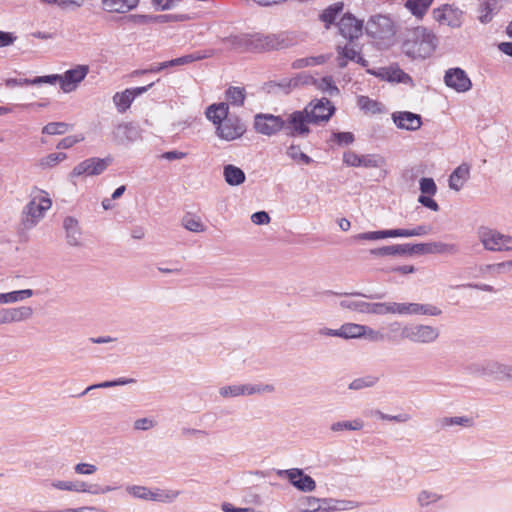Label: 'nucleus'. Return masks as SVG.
Masks as SVG:
<instances>
[{"label": "nucleus", "mask_w": 512, "mask_h": 512, "mask_svg": "<svg viewBox=\"0 0 512 512\" xmlns=\"http://www.w3.org/2000/svg\"><path fill=\"white\" fill-rule=\"evenodd\" d=\"M284 119L273 114L259 113L254 116V129L257 133L272 136L283 130Z\"/></svg>", "instance_id": "9d476101"}, {"label": "nucleus", "mask_w": 512, "mask_h": 512, "mask_svg": "<svg viewBox=\"0 0 512 512\" xmlns=\"http://www.w3.org/2000/svg\"><path fill=\"white\" fill-rule=\"evenodd\" d=\"M203 58H204V56L201 55L200 53H192V54L181 56L176 59L165 61V66H166V68L182 66V65H186V64L201 60Z\"/></svg>", "instance_id": "13d9d810"}, {"label": "nucleus", "mask_w": 512, "mask_h": 512, "mask_svg": "<svg viewBox=\"0 0 512 512\" xmlns=\"http://www.w3.org/2000/svg\"><path fill=\"white\" fill-rule=\"evenodd\" d=\"M66 158H67V155L63 152L51 153V154L47 155L46 157L42 158L40 160L39 165L42 168L54 167L58 163L64 161Z\"/></svg>", "instance_id": "e2e57ef3"}, {"label": "nucleus", "mask_w": 512, "mask_h": 512, "mask_svg": "<svg viewBox=\"0 0 512 512\" xmlns=\"http://www.w3.org/2000/svg\"><path fill=\"white\" fill-rule=\"evenodd\" d=\"M359 52L353 46H337V64L339 68H345L348 60L355 61Z\"/></svg>", "instance_id": "2f4dec72"}, {"label": "nucleus", "mask_w": 512, "mask_h": 512, "mask_svg": "<svg viewBox=\"0 0 512 512\" xmlns=\"http://www.w3.org/2000/svg\"><path fill=\"white\" fill-rule=\"evenodd\" d=\"M368 73L377 76L382 80L396 83H410L412 78L405 73L398 65H391L388 67H381L377 71L367 70Z\"/></svg>", "instance_id": "4be33fe9"}, {"label": "nucleus", "mask_w": 512, "mask_h": 512, "mask_svg": "<svg viewBox=\"0 0 512 512\" xmlns=\"http://www.w3.org/2000/svg\"><path fill=\"white\" fill-rule=\"evenodd\" d=\"M278 42L274 35L260 32H248L247 52H263L276 48Z\"/></svg>", "instance_id": "a211bd4d"}, {"label": "nucleus", "mask_w": 512, "mask_h": 512, "mask_svg": "<svg viewBox=\"0 0 512 512\" xmlns=\"http://www.w3.org/2000/svg\"><path fill=\"white\" fill-rule=\"evenodd\" d=\"M134 100V95L130 91V89H126L123 92H117L113 96V102L117 107V110L121 113L125 112Z\"/></svg>", "instance_id": "4c0bfd02"}, {"label": "nucleus", "mask_w": 512, "mask_h": 512, "mask_svg": "<svg viewBox=\"0 0 512 512\" xmlns=\"http://www.w3.org/2000/svg\"><path fill=\"white\" fill-rule=\"evenodd\" d=\"M440 498V495L424 490L418 495V503L420 506L425 507L431 503L437 502Z\"/></svg>", "instance_id": "774afa93"}, {"label": "nucleus", "mask_w": 512, "mask_h": 512, "mask_svg": "<svg viewBox=\"0 0 512 512\" xmlns=\"http://www.w3.org/2000/svg\"><path fill=\"white\" fill-rule=\"evenodd\" d=\"M387 329H388V333H384V336H390V338L385 339V341L395 342L397 337H399L402 340H405L404 339L405 324H403L399 321H393L387 325Z\"/></svg>", "instance_id": "5fc2aeb1"}, {"label": "nucleus", "mask_w": 512, "mask_h": 512, "mask_svg": "<svg viewBox=\"0 0 512 512\" xmlns=\"http://www.w3.org/2000/svg\"><path fill=\"white\" fill-rule=\"evenodd\" d=\"M9 322H20L32 317L33 309L29 306H21L17 308H7Z\"/></svg>", "instance_id": "79ce46f5"}, {"label": "nucleus", "mask_w": 512, "mask_h": 512, "mask_svg": "<svg viewBox=\"0 0 512 512\" xmlns=\"http://www.w3.org/2000/svg\"><path fill=\"white\" fill-rule=\"evenodd\" d=\"M436 47V36L423 26L407 29L402 34V52L412 59L429 57Z\"/></svg>", "instance_id": "f257e3e1"}, {"label": "nucleus", "mask_w": 512, "mask_h": 512, "mask_svg": "<svg viewBox=\"0 0 512 512\" xmlns=\"http://www.w3.org/2000/svg\"><path fill=\"white\" fill-rule=\"evenodd\" d=\"M112 136L115 143L126 145L140 138V130L133 123H120L112 131Z\"/></svg>", "instance_id": "5701e85b"}, {"label": "nucleus", "mask_w": 512, "mask_h": 512, "mask_svg": "<svg viewBox=\"0 0 512 512\" xmlns=\"http://www.w3.org/2000/svg\"><path fill=\"white\" fill-rule=\"evenodd\" d=\"M421 195L434 196L437 193V186L432 178L423 177L419 181Z\"/></svg>", "instance_id": "0e129e2a"}, {"label": "nucleus", "mask_w": 512, "mask_h": 512, "mask_svg": "<svg viewBox=\"0 0 512 512\" xmlns=\"http://www.w3.org/2000/svg\"><path fill=\"white\" fill-rule=\"evenodd\" d=\"M422 254H457L458 245L454 243L429 242L421 243Z\"/></svg>", "instance_id": "bb28decb"}, {"label": "nucleus", "mask_w": 512, "mask_h": 512, "mask_svg": "<svg viewBox=\"0 0 512 512\" xmlns=\"http://www.w3.org/2000/svg\"><path fill=\"white\" fill-rule=\"evenodd\" d=\"M369 304L370 302H366L363 300H351L345 299L341 300L339 305L343 309H348L360 314H368L369 312Z\"/></svg>", "instance_id": "c03bdc74"}, {"label": "nucleus", "mask_w": 512, "mask_h": 512, "mask_svg": "<svg viewBox=\"0 0 512 512\" xmlns=\"http://www.w3.org/2000/svg\"><path fill=\"white\" fill-rule=\"evenodd\" d=\"M366 33L373 38L378 45L389 47L394 42L396 27L389 16L375 15L367 22Z\"/></svg>", "instance_id": "f03ea898"}, {"label": "nucleus", "mask_w": 512, "mask_h": 512, "mask_svg": "<svg viewBox=\"0 0 512 512\" xmlns=\"http://www.w3.org/2000/svg\"><path fill=\"white\" fill-rule=\"evenodd\" d=\"M362 338L370 342H384L385 339H389L390 336H384L381 330H376L370 326L363 325Z\"/></svg>", "instance_id": "bf43d9fd"}, {"label": "nucleus", "mask_w": 512, "mask_h": 512, "mask_svg": "<svg viewBox=\"0 0 512 512\" xmlns=\"http://www.w3.org/2000/svg\"><path fill=\"white\" fill-rule=\"evenodd\" d=\"M71 128L72 126L65 122H50L42 128V133L47 135H62Z\"/></svg>", "instance_id": "4d7b16f0"}, {"label": "nucleus", "mask_w": 512, "mask_h": 512, "mask_svg": "<svg viewBox=\"0 0 512 512\" xmlns=\"http://www.w3.org/2000/svg\"><path fill=\"white\" fill-rule=\"evenodd\" d=\"M286 154L288 157H290L292 160H294L297 163H302L309 165L313 162V159L308 156L307 154L303 153L299 146L297 145H290L287 148Z\"/></svg>", "instance_id": "6e6d98bb"}, {"label": "nucleus", "mask_w": 512, "mask_h": 512, "mask_svg": "<svg viewBox=\"0 0 512 512\" xmlns=\"http://www.w3.org/2000/svg\"><path fill=\"white\" fill-rule=\"evenodd\" d=\"M127 492L135 498L150 500L151 490L145 486L132 485L127 487Z\"/></svg>", "instance_id": "338daca9"}, {"label": "nucleus", "mask_w": 512, "mask_h": 512, "mask_svg": "<svg viewBox=\"0 0 512 512\" xmlns=\"http://www.w3.org/2000/svg\"><path fill=\"white\" fill-rule=\"evenodd\" d=\"M364 427V422L357 418L351 421H338L331 424L330 429L333 432H341L344 430L357 431Z\"/></svg>", "instance_id": "49530a36"}, {"label": "nucleus", "mask_w": 512, "mask_h": 512, "mask_svg": "<svg viewBox=\"0 0 512 512\" xmlns=\"http://www.w3.org/2000/svg\"><path fill=\"white\" fill-rule=\"evenodd\" d=\"M246 97L244 87L231 86L226 90V99L233 106H242Z\"/></svg>", "instance_id": "a19ab883"}, {"label": "nucleus", "mask_w": 512, "mask_h": 512, "mask_svg": "<svg viewBox=\"0 0 512 512\" xmlns=\"http://www.w3.org/2000/svg\"><path fill=\"white\" fill-rule=\"evenodd\" d=\"M51 486L61 491H71L77 493H88L92 495L106 494L113 490L115 487L112 486H101L97 483L89 484L84 481H64L54 480L51 482Z\"/></svg>", "instance_id": "423d86ee"}, {"label": "nucleus", "mask_w": 512, "mask_h": 512, "mask_svg": "<svg viewBox=\"0 0 512 512\" xmlns=\"http://www.w3.org/2000/svg\"><path fill=\"white\" fill-rule=\"evenodd\" d=\"M277 475L279 477L287 478L290 484L301 492H312L316 489V482L314 479L305 474L300 468L279 470Z\"/></svg>", "instance_id": "1a4fd4ad"}, {"label": "nucleus", "mask_w": 512, "mask_h": 512, "mask_svg": "<svg viewBox=\"0 0 512 512\" xmlns=\"http://www.w3.org/2000/svg\"><path fill=\"white\" fill-rule=\"evenodd\" d=\"M135 382H136V380L134 378H125V377H121V378H118L115 380L104 381V382H101L98 384L90 385L80 395L81 396L85 395L86 393H88L89 391L94 390V389L124 386V385H128V384H133Z\"/></svg>", "instance_id": "e433bc0d"}, {"label": "nucleus", "mask_w": 512, "mask_h": 512, "mask_svg": "<svg viewBox=\"0 0 512 512\" xmlns=\"http://www.w3.org/2000/svg\"><path fill=\"white\" fill-rule=\"evenodd\" d=\"M325 61H326V57L324 55H319V56H315V57L300 58V59H296L292 63V67L295 68V69H301V68H304V67L321 65Z\"/></svg>", "instance_id": "052dcab7"}, {"label": "nucleus", "mask_w": 512, "mask_h": 512, "mask_svg": "<svg viewBox=\"0 0 512 512\" xmlns=\"http://www.w3.org/2000/svg\"><path fill=\"white\" fill-rule=\"evenodd\" d=\"M229 106L227 103L212 104L206 109V117L213 122L216 127L222 123L229 115Z\"/></svg>", "instance_id": "c85d7f7f"}, {"label": "nucleus", "mask_w": 512, "mask_h": 512, "mask_svg": "<svg viewBox=\"0 0 512 512\" xmlns=\"http://www.w3.org/2000/svg\"><path fill=\"white\" fill-rule=\"evenodd\" d=\"M357 105L361 110L372 114H378L382 112V104L373 99H370L368 96H359L357 98Z\"/></svg>", "instance_id": "09e8293b"}, {"label": "nucleus", "mask_w": 512, "mask_h": 512, "mask_svg": "<svg viewBox=\"0 0 512 512\" xmlns=\"http://www.w3.org/2000/svg\"><path fill=\"white\" fill-rule=\"evenodd\" d=\"M246 131L245 124L236 116H228L216 127V134L226 141L240 138Z\"/></svg>", "instance_id": "f8f14e48"}, {"label": "nucleus", "mask_w": 512, "mask_h": 512, "mask_svg": "<svg viewBox=\"0 0 512 512\" xmlns=\"http://www.w3.org/2000/svg\"><path fill=\"white\" fill-rule=\"evenodd\" d=\"M372 415L377 416L381 420L386 421H394L399 423H404L410 420V415L406 413L398 414V415H389L385 414L380 410H374L371 412Z\"/></svg>", "instance_id": "69168bd1"}, {"label": "nucleus", "mask_w": 512, "mask_h": 512, "mask_svg": "<svg viewBox=\"0 0 512 512\" xmlns=\"http://www.w3.org/2000/svg\"><path fill=\"white\" fill-rule=\"evenodd\" d=\"M139 0H102L103 7L108 12L125 13L134 9Z\"/></svg>", "instance_id": "c756f323"}, {"label": "nucleus", "mask_w": 512, "mask_h": 512, "mask_svg": "<svg viewBox=\"0 0 512 512\" xmlns=\"http://www.w3.org/2000/svg\"><path fill=\"white\" fill-rule=\"evenodd\" d=\"M180 495V491L178 490H160L156 489L155 491H151L152 501L162 502V503H170L173 502Z\"/></svg>", "instance_id": "8fccbe9b"}, {"label": "nucleus", "mask_w": 512, "mask_h": 512, "mask_svg": "<svg viewBox=\"0 0 512 512\" xmlns=\"http://www.w3.org/2000/svg\"><path fill=\"white\" fill-rule=\"evenodd\" d=\"M473 371L479 375L493 376L495 379L511 381L512 366L498 361L488 360L474 364Z\"/></svg>", "instance_id": "6e6552de"}, {"label": "nucleus", "mask_w": 512, "mask_h": 512, "mask_svg": "<svg viewBox=\"0 0 512 512\" xmlns=\"http://www.w3.org/2000/svg\"><path fill=\"white\" fill-rule=\"evenodd\" d=\"M223 176L226 183L230 186H238L245 182L246 176L242 169L232 164L225 165Z\"/></svg>", "instance_id": "7c9ffc66"}, {"label": "nucleus", "mask_w": 512, "mask_h": 512, "mask_svg": "<svg viewBox=\"0 0 512 512\" xmlns=\"http://www.w3.org/2000/svg\"><path fill=\"white\" fill-rule=\"evenodd\" d=\"M474 424V421L471 417L468 416H444L437 418L435 420V426L438 431H446L451 427L454 426H461V427H472Z\"/></svg>", "instance_id": "393cba45"}, {"label": "nucleus", "mask_w": 512, "mask_h": 512, "mask_svg": "<svg viewBox=\"0 0 512 512\" xmlns=\"http://www.w3.org/2000/svg\"><path fill=\"white\" fill-rule=\"evenodd\" d=\"M363 324L344 323L340 326V338L359 339L362 338Z\"/></svg>", "instance_id": "58836bf2"}, {"label": "nucleus", "mask_w": 512, "mask_h": 512, "mask_svg": "<svg viewBox=\"0 0 512 512\" xmlns=\"http://www.w3.org/2000/svg\"><path fill=\"white\" fill-rule=\"evenodd\" d=\"M496 8L497 0H483L479 6V21L483 24L489 23L493 18V12Z\"/></svg>", "instance_id": "c9c22d12"}, {"label": "nucleus", "mask_w": 512, "mask_h": 512, "mask_svg": "<svg viewBox=\"0 0 512 512\" xmlns=\"http://www.w3.org/2000/svg\"><path fill=\"white\" fill-rule=\"evenodd\" d=\"M305 109H308V115L312 123L326 122L335 112V107L327 98H321L311 101Z\"/></svg>", "instance_id": "2eb2a0df"}, {"label": "nucleus", "mask_w": 512, "mask_h": 512, "mask_svg": "<svg viewBox=\"0 0 512 512\" xmlns=\"http://www.w3.org/2000/svg\"><path fill=\"white\" fill-rule=\"evenodd\" d=\"M340 34L350 41L362 35L363 23L351 14H345L338 23Z\"/></svg>", "instance_id": "412c9836"}, {"label": "nucleus", "mask_w": 512, "mask_h": 512, "mask_svg": "<svg viewBox=\"0 0 512 512\" xmlns=\"http://www.w3.org/2000/svg\"><path fill=\"white\" fill-rule=\"evenodd\" d=\"M442 310L432 304H422L414 302H396V315L400 316H413V315H426V316H439Z\"/></svg>", "instance_id": "ddd939ff"}, {"label": "nucleus", "mask_w": 512, "mask_h": 512, "mask_svg": "<svg viewBox=\"0 0 512 512\" xmlns=\"http://www.w3.org/2000/svg\"><path fill=\"white\" fill-rule=\"evenodd\" d=\"M343 162L350 167L379 168L385 164V159L379 154L358 155L347 151L343 154Z\"/></svg>", "instance_id": "4468645a"}, {"label": "nucleus", "mask_w": 512, "mask_h": 512, "mask_svg": "<svg viewBox=\"0 0 512 512\" xmlns=\"http://www.w3.org/2000/svg\"><path fill=\"white\" fill-rule=\"evenodd\" d=\"M463 13L453 5L445 4L433 10V17L440 25L459 28L462 25Z\"/></svg>", "instance_id": "dca6fc26"}, {"label": "nucleus", "mask_w": 512, "mask_h": 512, "mask_svg": "<svg viewBox=\"0 0 512 512\" xmlns=\"http://www.w3.org/2000/svg\"><path fill=\"white\" fill-rule=\"evenodd\" d=\"M470 168L467 164L458 166L449 177V187L452 190L459 191L469 178Z\"/></svg>", "instance_id": "cd10ccee"}, {"label": "nucleus", "mask_w": 512, "mask_h": 512, "mask_svg": "<svg viewBox=\"0 0 512 512\" xmlns=\"http://www.w3.org/2000/svg\"><path fill=\"white\" fill-rule=\"evenodd\" d=\"M370 253L375 256L413 255L422 254L421 243L419 244H396L371 249Z\"/></svg>", "instance_id": "6ab92c4d"}, {"label": "nucleus", "mask_w": 512, "mask_h": 512, "mask_svg": "<svg viewBox=\"0 0 512 512\" xmlns=\"http://www.w3.org/2000/svg\"><path fill=\"white\" fill-rule=\"evenodd\" d=\"M440 330L436 326L412 323L405 324L404 339L414 344L431 345L438 341Z\"/></svg>", "instance_id": "20e7f679"}, {"label": "nucleus", "mask_w": 512, "mask_h": 512, "mask_svg": "<svg viewBox=\"0 0 512 512\" xmlns=\"http://www.w3.org/2000/svg\"><path fill=\"white\" fill-rule=\"evenodd\" d=\"M52 206L49 198L36 196L31 199L23 208L21 224L23 229H32L43 217L47 210Z\"/></svg>", "instance_id": "7ed1b4c3"}, {"label": "nucleus", "mask_w": 512, "mask_h": 512, "mask_svg": "<svg viewBox=\"0 0 512 512\" xmlns=\"http://www.w3.org/2000/svg\"><path fill=\"white\" fill-rule=\"evenodd\" d=\"M392 120L399 129L416 131L421 125V116L409 111H399L392 114Z\"/></svg>", "instance_id": "b1692460"}, {"label": "nucleus", "mask_w": 512, "mask_h": 512, "mask_svg": "<svg viewBox=\"0 0 512 512\" xmlns=\"http://www.w3.org/2000/svg\"><path fill=\"white\" fill-rule=\"evenodd\" d=\"M478 234L479 240L486 250L494 252L512 251V246H509L511 240L508 235L489 228H481Z\"/></svg>", "instance_id": "0eeeda50"}, {"label": "nucleus", "mask_w": 512, "mask_h": 512, "mask_svg": "<svg viewBox=\"0 0 512 512\" xmlns=\"http://www.w3.org/2000/svg\"><path fill=\"white\" fill-rule=\"evenodd\" d=\"M33 295L34 291L32 289H24L8 293H1L2 304L19 302L24 299L30 298Z\"/></svg>", "instance_id": "37998d69"}, {"label": "nucleus", "mask_w": 512, "mask_h": 512, "mask_svg": "<svg viewBox=\"0 0 512 512\" xmlns=\"http://www.w3.org/2000/svg\"><path fill=\"white\" fill-rule=\"evenodd\" d=\"M321 499L316 498L314 496L303 497L299 501V511L300 512H319L322 510L320 505Z\"/></svg>", "instance_id": "3c124183"}, {"label": "nucleus", "mask_w": 512, "mask_h": 512, "mask_svg": "<svg viewBox=\"0 0 512 512\" xmlns=\"http://www.w3.org/2000/svg\"><path fill=\"white\" fill-rule=\"evenodd\" d=\"M379 381V378L374 375H367L364 377L356 378L350 382L348 388L350 390H361L364 388H370L375 386Z\"/></svg>", "instance_id": "864d4df0"}, {"label": "nucleus", "mask_w": 512, "mask_h": 512, "mask_svg": "<svg viewBox=\"0 0 512 512\" xmlns=\"http://www.w3.org/2000/svg\"><path fill=\"white\" fill-rule=\"evenodd\" d=\"M63 227L66 232V241L70 246L77 247L81 245V229L77 219L66 217L63 221Z\"/></svg>", "instance_id": "a878e982"}, {"label": "nucleus", "mask_w": 512, "mask_h": 512, "mask_svg": "<svg viewBox=\"0 0 512 512\" xmlns=\"http://www.w3.org/2000/svg\"><path fill=\"white\" fill-rule=\"evenodd\" d=\"M243 396H251L255 394L272 393L275 387L272 384H242Z\"/></svg>", "instance_id": "a18cd8bd"}, {"label": "nucleus", "mask_w": 512, "mask_h": 512, "mask_svg": "<svg viewBox=\"0 0 512 512\" xmlns=\"http://www.w3.org/2000/svg\"><path fill=\"white\" fill-rule=\"evenodd\" d=\"M89 68L86 65H78L60 75V87L65 92L73 91L77 85L86 77Z\"/></svg>", "instance_id": "aec40b11"}, {"label": "nucleus", "mask_w": 512, "mask_h": 512, "mask_svg": "<svg viewBox=\"0 0 512 512\" xmlns=\"http://www.w3.org/2000/svg\"><path fill=\"white\" fill-rule=\"evenodd\" d=\"M343 3L342 2H337V3H334L333 5L329 6L328 8H326L321 14H320V19L326 23V25H330L332 24L336 17L338 16V14H340L343 10Z\"/></svg>", "instance_id": "603ef678"}, {"label": "nucleus", "mask_w": 512, "mask_h": 512, "mask_svg": "<svg viewBox=\"0 0 512 512\" xmlns=\"http://www.w3.org/2000/svg\"><path fill=\"white\" fill-rule=\"evenodd\" d=\"M182 225L185 229L195 233L204 232L206 230V226L202 222L201 218L191 213L186 214L182 218Z\"/></svg>", "instance_id": "ea45409f"}, {"label": "nucleus", "mask_w": 512, "mask_h": 512, "mask_svg": "<svg viewBox=\"0 0 512 512\" xmlns=\"http://www.w3.org/2000/svg\"><path fill=\"white\" fill-rule=\"evenodd\" d=\"M111 163L110 158H98V157H92L88 158L79 164H77L72 172V177H80L82 175L86 176H96L103 173L109 164Z\"/></svg>", "instance_id": "9b49d317"}, {"label": "nucleus", "mask_w": 512, "mask_h": 512, "mask_svg": "<svg viewBox=\"0 0 512 512\" xmlns=\"http://www.w3.org/2000/svg\"><path fill=\"white\" fill-rule=\"evenodd\" d=\"M314 84L317 87V89L321 90L324 93H327L329 96H336L340 93L338 87L335 85L332 77L330 76L314 80Z\"/></svg>", "instance_id": "de8ad7c7"}, {"label": "nucleus", "mask_w": 512, "mask_h": 512, "mask_svg": "<svg viewBox=\"0 0 512 512\" xmlns=\"http://www.w3.org/2000/svg\"><path fill=\"white\" fill-rule=\"evenodd\" d=\"M444 82L449 88L460 93L467 92L472 87V82L466 72L458 67L446 71Z\"/></svg>", "instance_id": "f3484780"}, {"label": "nucleus", "mask_w": 512, "mask_h": 512, "mask_svg": "<svg viewBox=\"0 0 512 512\" xmlns=\"http://www.w3.org/2000/svg\"><path fill=\"white\" fill-rule=\"evenodd\" d=\"M223 42L238 52H247L248 32L230 35Z\"/></svg>", "instance_id": "473e14b6"}, {"label": "nucleus", "mask_w": 512, "mask_h": 512, "mask_svg": "<svg viewBox=\"0 0 512 512\" xmlns=\"http://www.w3.org/2000/svg\"><path fill=\"white\" fill-rule=\"evenodd\" d=\"M432 3L433 0H407L405 7L417 18H422Z\"/></svg>", "instance_id": "72a5a7b5"}, {"label": "nucleus", "mask_w": 512, "mask_h": 512, "mask_svg": "<svg viewBox=\"0 0 512 512\" xmlns=\"http://www.w3.org/2000/svg\"><path fill=\"white\" fill-rule=\"evenodd\" d=\"M219 395L223 398H236L243 396L242 384H233L219 388Z\"/></svg>", "instance_id": "680f3d73"}, {"label": "nucleus", "mask_w": 512, "mask_h": 512, "mask_svg": "<svg viewBox=\"0 0 512 512\" xmlns=\"http://www.w3.org/2000/svg\"><path fill=\"white\" fill-rule=\"evenodd\" d=\"M312 123L308 115V109L294 111L284 119L283 130L291 137H306L310 133L308 124Z\"/></svg>", "instance_id": "39448f33"}, {"label": "nucleus", "mask_w": 512, "mask_h": 512, "mask_svg": "<svg viewBox=\"0 0 512 512\" xmlns=\"http://www.w3.org/2000/svg\"><path fill=\"white\" fill-rule=\"evenodd\" d=\"M369 315L396 314V302H370Z\"/></svg>", "instance_id": "f704fd0d"}]
</instances>
